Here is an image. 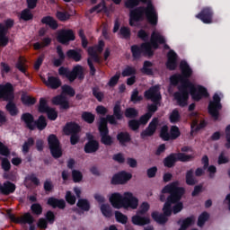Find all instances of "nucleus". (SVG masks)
Wrapping results in <instances>:
<instances>
[{"instance_id":"5701e85b","label":"nucleus","mask_w":230,"mask_h":230,"mask_svg":"<svg viewBox=\"0 0 230 230\" xmlns=\"http://www.w3.org/2000/svg\"><path fill=\"white\" fill-rule=\"evenodd\" d=\"M196 17L197 19H200L204 24H211V17H213V13L211 12V9L205 8L200 13L197 14Z\"/></svg>"},{"instance_id":"052dcab7","label":"nucleus","mask_w":230,"mask_h":230,"mask_svg":"<svg viewBox=\"0 0 230 230\" xmlns=\"http://www.w3.org/2000/svg\"><path fill=\"white\" fill-rule=\"evenodd\" d=\"M135 73H136V68L128 66L123 70L122 75L123 76H130L131 75H134Z\"/></svg>"},{"instance_id":"6ab92c4d","label":"nucleus","mask_w":230,"mask_h":230,"mask_svg":"<svg viewBox=\"0 0 230 230\" xmlns=\"http://www.w3.org/2000/svg\"><path fill=\"white\" fill-rule=\"evenodd\" d=\"M58 40L61 44H67L69 40H75V33L71 30H63L58 33Z\"/></svg>"},{"instance_id":"4468645a","label":"nucleus","mask_w":230,"mask_h":230,"mask_svg":"<svg viewBox=\"0 0 230 230\" xmlns=\"http://www.w3.org/2000/svg\"><path fill=\"white\" fill-rule=\"evenodd\" d=\"M48 141L53 157L58 159V157L62 155V148H60V142H58V138H57L55 135H50Z\"/></svg>"},{"instance_id":"20e7f679","label":"nucleus","mask_w":230,"mask_h":230,"mask_svg":"<svg viewBox=\"0 0 230 230\" xmlns=\"http://www.w3.org/2000/svg\"><path fill=\"white\" fill-rule=\"evenodd\" d=\"M164 42H166L164 37L161 35L160 32L155 31L151 35L150 43H144L141 45V47H131L133 57L134 58H139L142 53H144V55H147L148 57H152V55H154V49H157V48H159V44H164Z\"/></svg>"},{"instance_id":"b1692460","label":"nucleus","mask_w":230,"mask_h":230,"mask_svg":"<svg viewBox=\"0 0 230 230\" xmlns=\"http://www.w3.org/2000/svg\"><path fill=\"white\" fill-rule=\"evenodd\" d=\"M89 142L84 146V151L86 154H93V152H96L99 148V144L97 141L93 140V135L87 134L86 135Z\"/></svg>"},{"instance_id":"79ce46f5","label":"nucleus","mask_w":230,"mask_h":230,"mask_svg":"<svg viewBox=\"0 0 230 230\" xmlns=\"http://www.w3.org/2000/svg\"><path fill=\"white\" fill-rule=\"evenodd\" d=\"M139 112L137 111V110L134 108H128L125 111L126 118H136V116H137Z\"/></svg>"},{"instance_id":"ddd939ff","label":"nucleus","mask_w":230,"mask_h":230,"mask_svg":"<svg viewBox=\"0 0 230 230\" xmlns=\"http://www.w3.org/2000/svg\"><path fill=\"white\" fill-rule=\"evenodd\" d=\"M181 136V131H179V128L177 126H172L171 128L170 133H168V127L164 126L160 132V137L164 141H170V139H177Z\"/></svg>"},{"instance_id":"9b49d317","label":"nucleus","mask_w":230,"mask_h":230,"mask_svg":"<svg viewBox=\"0 0 230 230\" xmlns=\"http://www.w3.org/2000/svg\"><path fill=\"white\" fill-rule=\"evenodd\" d=\"M99 131L101 134V141L103 145L111 146L114 141L112 137L109 136V128H107V120L105 119H101L99 122Z\"/></svg>"},{"instance_id":"72a5a7b5","label":"nucleus","mask_w":230,"mask_h":230,"mask_svg":"<svg viewBox=\"0 0 230 230\" xmlns=\"http://www.w3.org/2000/svg\"><path fill=\"white\" fill-rule=\"evenodd\" d=\"M77 208L82 209V211H89V209H91V205L87 199H81L77 201Z\"/></svg>"},{"instance_id":"e433bc0d","label":"nucleus","mask_w":230,"mask_h":230,"mask_svg":"<svg viewBox=\"0 0 230 230\" xmlns=\"http://www.w3.org/2000/svg\"><path fill=\"white\" fill-rule=\"evenodd\" d=\"M49 44H51V40L49 38H44L41 43L37 42L33 46L34 49H41V48H46V46H49Z\"/></svg>"},{"instance_id":"ea45409f","label":"nucleus","mask_w":230,"mask_h":230,"mask_svg":"<svg viewBox=\"0 0 230 230\" xmlns=\"http://www.w3.org/2000/svg\"><path fill=\"white\" fill-rule=\"evenodd\" d=\"M22 102L24 103V105H33L35 104V98L29 96V95H22Z\"/></svg>"},{"instance_id":"de8ad7c7","label":"nucleus","mask_w":230,"mask_h":230,"mask_svg":"<svg viewBox=\"0 0 230 230\" xmlns=\"http://www.w3.org/2000/svg\"><path fill=\"white\" fill-rule=\"evenodd\" d=\"M33 138H29L22 146V152L23 154H28L30 147L33 146Z\"/></svg>"},{"instance_id":"2f4dec72","label":"nucleus","mask_w":230,"mask_h":230,"mask_svg":"<svg viewBox=\"0 0 230 230\" xmlns=\"http://www.w3.org/2000/svg\"><path fill=\"white\" fill-rule=\"evenodd\" d=\"M100 209L101 213H102L103 217L106 218H111V217H112V208L110 204H102Z\"/></svg>"},{"instance_id":"8fccbe9b","label":"nucleus","mask_w":230,"mask_h":230,"mask_svg":"<svg viewBox=\"0 0 230 230\" xmlns=\"http://www.w3.org/2000/svg\"><path fill=\"white\" fill-rule=\"evenodd\" d=\"M113 112L117 119H121V118H123V113L121 112V107L119 104H116L114 106Z\"/></svg>"},{"instance_id":"2eb2a0df","label":"nucleus","mask_w":230,"mask_h":230,"mask_svg":"<svg viewBox=\"0 0 230 230\" xmlns=\"http://www.w3.org/2000/svg\"><path fill=\"white\" fill-rule=\"evenodd\" d=\"M222 109V104H220V96L216 93L213 96V101L209 102L208 112L214 118V119H218V111Z\"/></svg>"},{"instance_id":"a878e982","label":"nucleus","mask_w":230,"mask_h":230,"mask_svg":"<svg viewBox=\"0 0 230 230\" xmlns=\"http://www.w3.org/2000/svg\"><path fill=\"white\" fill-rule=\"evenodd\" d=\"M158 123H159V120H157V119H153L148 128L141 133V137H146V136H153L154 132H155L157 128Z\"/></svg>"},{"instance_id":"a18cd8bd","label":"nucleus","mask_w":230,"mask_h":230,"mask_svg":"<svg viewBox=\"0 0 230 230\" xmlns=\"http://www.w3.org/2000/svg\"><path fill=\"white\" fill-rule=\"evenodd\" d=\"M21 19H23V21H30L31 19H33V14H31L30 10L25 9L21 13Z\"/></svg>"},{"instance_id":"603ef678","label":"nucleus","mask_w":230,"mask_h":230,"mask_svg":"<svg viewBox=\"0 0 230 230\" xmlns=\"http://www.w3.org/2000/svg\"><path fill=\"white\" fill-rule=\"evenodd\" d=\"M82 118L87 123H93V121H94V115H93V113L84 112Z\"/></svg>"},{"instance_id":"473e14b6","label":"nucleus","mask_w":230,"mask_h":230,"mask_svg":"<svg viewBox=\"0 0 230 230\" xmlns=\"http://www.w3.org/2000/svg\"><path fill=\"white\" fill-rule=\"evenodd\" d=\"M58 55L59 57L58 59L54 60V66L58 67V66L62 65V62H64V58H66V56L64 55V52L62 51V47L58 46L57 48Z\"/></svg>"},{"instance_id":"0eeeda50","label":"nucleus","mask_w":230,"mask_h":230,"mask_svg":"<svg viewBox=\"0 0 230 230\" xmlns=\"http://www.w3.org/2000/svg\"><path fill=\"white\" fill-rule=\"evenodd\" d=\"M148 209H150V204L146 201L143 202L137 210V215L132 217V223L135 226H146L150 224L149 217H141L139 215H145Z\"/></svg>"},{"instance_id":"f8f14e48","label":"nucleus","mask_w":230,"mask_h":230,"mask_svg":"<svg viewBox=\"0 0 230 230\" xmlns=\"http://www.w3.org/2000/svg\"><path fill=\"white\" fill-rule=\"evenodd\" d=\"M191 159H193V155H186L183 153L173 154L165 158L164 166H167V168H172L173 164H175L176 161L186 162Z\"/></svg>"},{"instance_id":"f03ea898","label":"nucleus","mask_w":230,"mask_h":230,"mask_svg":"<svg viewBox=\"0 0 230 230\" xmlns=\"http://www.w3.org/2000/svg\"><path fill=\"white\" fill-rule=\"evenodd\" d=\"M163 193H170V197L167 198L163 211V214L157 212L152 213V218L155 220L158 224H165L168 222V217L172 215V211L174 215L181 213L182 211V202H181V198L184 195V188L179 187V181H174L167 186H165L163 190Z\"/></svg>"},{"instance_id":"4be33fe9","label":"nucleus","mask_w":230,"mask_h":230,"mask_svg":"<svg viewBox=\"0 0 230 230\" xmlns=\"http://www.w3.org/2000/svg\"><path fill=\"white\" fill-rule=\"evenodd\" d=\"M41 80L43 84H45V85L50 89H58V87L62 85V83L58 77L49 75L48 79L41 77Z\"/></svg>"},{"instance_id":"423d86ee","label":"nucleus","mask_w":230,"mask_h":230,"mask_svg":"<svg viewBox=\"0 0 230 230\" xmlns=\"http://www.w3.org/2000/svg\"><path fill=\"white\" fill-rule=\"evenodd\" d=\"M103 46H105V44L103 43V41L100 40L98 46L88 49V66L90 67L91 75H94V73H96V69L93 65V61L100 62V53L103 51Z\"/></svg>"},{"instance_id":"a19ab883","label":"nucleus","mask_w":230,"mask_h":230,"mask_svg":"<svg viewBox=\"0 0 230 230\" xmlns=\"http://www.w3.org/2000/svg\"><path fill=\"white\" fill-rule=\"evenodd\" d=\"M208 218H209V214H208L207 212H203L198 219L199 227H202V226H204Z\"/></svg>"},{"instance_id":"680f3d73","label":"nucleus","mask_w":230,"mask_h":230,"mask_svg":"<svg viewBox=\"0 0 230 230\" xmlns=\"http://www.w3.org/2000/svg\"><path fill=\"white\" fill-rule=\"evenodd\" d=\"M119 80V74H116L114 76H112L110 79L108 85H110V87H114V85H116V84H118Z\"/></svg>"},{"instance_id":"37998d69","label":"nucleus","mask_w":230,"mask_h":230,"mask_svg":"<svg viewBox=\"0 0 230 230\" xmlns=\"http://www.w3.org/2000/svg\"><path fill=\"white\" fill-rule=\"evenodd\" d=\"M50 108L48 107V102H46L45 99H40V106H39V111L40 112H46L49 110Z\"/></svg>"},{"instance_id":"393cba45","label":"nucleus","mask_w":230,"mask_h":230,"mask_svg":"<svg viewBox=\"0 0 230 230\" xmlns=\"http://www.w3.org/2000/svg\"><path fill=\"white\" fill-rule=\"evenodd\" d=\"M166 66L171 71H173V69H175V67H177V53H175L173 50H171L167 54Z\"/></svg>"},{"instance_id":"6e6d98bb","label":"nucleus","mask_w":230,"mask_h":230,"mask_svg":"<svg viewBox=\"0 0 230 230\" xmlns=\"http://www.w3.org/2000/svg\"><path fill=\"white\" fill-rule=\"evenodd\" d=\"M150 118H152V113L147 112L140 118L138 122L140 123V125H146V123H148V119H150Z\"/></svg>"},{"instance_id":"a211bd4d","label":"nucleus","mask_w":230,"mask_h":230,"mask_svg":"<svg viewBox=\"0 0 230 230\" xmlns=\"http://www.w3.org/2000/svg\"><path fill=\"white\" fill-rule=\"evenodd\" d=\"M7 217L11 222H14V224H33V217L30 213H25L23 216L17 217L8 210Z\"/></svg>"},{"instance_id":"f3484780","label":"nucleus","mask_w":230,"mask_h":230,"mask_svg":"<svg viewBox=\"0 0 230 230\" xmlns=\"http://www.w3.org/2000/svg\"><path fill=\"white\" fill-rule=\"evenodd\" d=\"M0 100H4V102L13 100V86L12 84H0Z\"/></svg>"},{"instance_id":"13d9d810","label":"nucleus","mask_w":230,"mask_h":230,"mask_svg":"<svg viewBox=\"0 0 230 230\" xmlns=\"http://www.w3.org/2000/svg\"><path fill=\"white\" fill-rule=\"evenodd\" d=\"M66 202H68V204H71L73 206V204L76 202V198L73 196V194H71V191H66Z\"/></svg>"},{"instance_id":"58836bf2","label":"nucleus","mask_w":230,"mask_h":230,"mask_svg":"<svg viewBox=\"0 0 230 230\" xmlns=\"http://www.w3.org/2000/svg\"><path fill=\"white\" fill-rule=\"evenodd\" d=\"M179 119H181V114L179 113V111L173 110L170 114L171 123H177Z\"/></svg>"},{"instance_id":"09e8293b","label":"nucleus","mask_w":230,"mask_h":230,"mask_svg":"<svg viewBox=\"0 0 230 230\" xmlns=\"http://www.w3.org/2000/svg\"><path fill=\"white\" fill-rule=\"evenodd\" d=\"M47 115H48L49 119H51L52 121H55V119H57V118H58V113L53 108H50L47 111Z\"/></svg>"},{"instance_id":"9d476101","label":"nucleus","mask_w":230,"mask_h":230,"mask_svg":"<svg viewBox=\"0 0 230 230\" xmlns=\"http://www.w3.org/2000/svg\"><path fill=\"white\" fill-rule=\"evenodd\" d=\"M22 119L26 123L28 128L31 130H33L35 128V125H37V128L39 130H44L46 128L48 123L46 122V118L40 116L38 119V121L35 123L33 122V116L30 113H25L22 115Z\"/></svg>"},{"instance_id":"49530a36","label":"nucleus","mask_w":230,"mask_h":230,"mask_svg":"<svg viewBox=\"0 0 230 230\" xmlns=\"http://www.w3.org/2000/svg\"><path fill=\"white\" fill-rule=\"evenodd\" d=\"M24 62H26V59L20 58L18 63L16 64L17 69H19V71L22 73H26V66L24 65Z\"/></svg>"},{"instance_id":"69168bd1","label":"nucleus","mask_w":230,"mask_h":230,"mask_svg":"<svg viewBox=\"0 0 230 230\" xmlns=\"http://www.w3.org/2000/svg\"><path fill=\"white\" fill-rule=\"evenodd\" d=\"M128 125L132 128V130H137V128H139V125L141 124L139 120L133 119L128 122Z\"/></svg>"},{"instance_id":"338daca9","label":"nucleus","mask_w":230,"mask_h":230,"mask_svg":"<svg viewBox=\"0 0 230 230\" xmlns=\"http://www.w3.org/2000/svg\"><path fill=\"white\" fill-rule=\"evenodd\" d=\"M105 10V3H101L97 6L93 7L91 12H96L97 13L100 12H103Z\"/></svg>"},{"instance_id":"e2e57ef3","label":"nucleus","mask_w":230,"mask_h":230,"mask_svg":"<svg viewBox=\"0 0 230 230\" xmlns=\"http://www.w3.org/2000/svg\"><path fill=\"white\" fill-rule=\"evenodd\" d=\"M57 17H58V19H59V21H67V19H69L70 15L67 13L58 12Z\"/></svg>"},{"instance_id":"864d4df0","label":"nucleus","mask_w":230,"mask_h":230,"mask_svg":"<svg viewBox=\"0 0 230 230\" xmlns=\"http://www.w3.org/2000/svg\"><path fill=\"white\" fill-rule=\"evenodd\" d=\"M139 92H137V90H134L132 94H131V102H133V103H137V102H141V100H143L142 96H139Z\"/></svg>"},{"instance_id":"c9c22d12","label":"nucleus","mask_w":230,"mask_h":230,"mask_svg":"<svg viewBox=\"0 0 230 230\" xmlns=\"http://www.w3.org/2000/svg\"><path fill=\"white\" fill-rule=\"evenodd\" d=\"M190 127H191V134H193V132H197V130H200V128H204V127H206V122L200 121V123L199 124V120L194 119Z\"/></svg>"},{"instance_id":"c756f323","label":"nucleus","mask_w":230,"mask_h":230,"mask_svg":"<svg viewBox=\"0 0 230 230\" xmlns=\"http://www.w3.org/2000/svg\"><path fill=\"white\" fill-rule=\"evenodd\" d=\"M41 22L43 24H47V26H49V28H51L52 30H57V28H58V23H57L55 18L51 16L43 17Z\"/></svg>"},{"instance_id":"c03bdc74","label":"nucleus","mask_w":230,"mask_h":230,"mask_svg":"<svg viewBox=\"0 0 230 230\" xmlns=\"http://www.w3.org/2000/svg\"><path fill=\"white\" fill-rule=\"evenodd\" d=\"M186 182L189 186H193V184H195V182H197L195 181V179L193 178V171L190 170V171L187 172Z\"/></svg>"},{"instance_id":"dca6fc26","label":"nucleus","mask_w":230,"mask_h":230,"mask_svg":"<svg viewBox=\"0 0 230 230\" xmlns=\"http://www.w3.org/2000/svg\"><path fill=\"white\" fill-rule=\"evenodd\" d=\"M12 26H13V21L12 20H7L4 23L0 24V46L4 47L8 45L9 39L6 33Z\"/></svg>"},{"instance_id":"4c0bfd02","label":"nucleus","mask_w":230,"mask_h":230,"mask_svg":"<svg viewBox=\"0 0 230 230\" xmlns=\"http://www.w3.org/2000/svg\"><path fill=\"white\" fill-rule=\"evenodd\" d=\"M115 218L119 224H127L128 217L119 211L115 212Z\"/></svg>"},{"instance_id":"aec40b11","label":"nucleus","mask_w":230,"mask_h":230,"mask_svg":"<svg viewBox=\"0 0 230 230\" xmlns=\"http://www.w3.org/2000/svg\"><path fill=\"white\" fill-rule=\"evenodd\" d=\"M145 97L147 100H151L154 103H157L161 100V93L159 92V85H155L150 88L148 91H146Z\"/></svg>"},{"instance_id":"1a4fd4ad","label":"nucleus","mask_w":230,"mask_h":230,"mask_svg":"<svg viewBox=\"0 0 230 230\" xmlns=\"http://www.w3.org/2000/svg\"><path fill=\"white\" fill-rule=\"evenodd\" d=\"M58 73L61 76H66L70 82H75L77 77L84 78V67L80 65L75 66L72 71L60 67Z\"/></svg>"},{"instance_id":"4d7b16f0","label":"nucleus","mask_w":230,"mask_h":230,"mask_svg":"<svg viewBox=\"0 0 230 230\" xmlns=\"http://www.w3.org/2000/svg\"><path fill=\"white\" fill-rule=\"evenodd\" d=\"M72 177L75 182H80L82 181V172H80V171L74 170L72 172Z\"/></svg>"},{"instance_id":"f257e3e1","label":"nucleus","mask_w":230,"mask_h":230,"mask_svg":"<svg viewBox=\"0 0 230 230\" xmlns=\"http://www.w3.org/2000/svg\"><path fill=\"white\" fill-rule=\"evenodd\" d=\"M180 69L181 70L183 76L181 75H174L171 77V84L172 85L180 84L179 92L174 93V98L180 107H186V105H188V98L190 96L188 93H190V95L195 102H199V100H201L204 96H208L206 88L200 85H195L188 80L189 76H191L192 71L186 61L181 62Z\"/></svg>"},{"instance_id":"774afa93","label":"nucleus","mask_w":230,"mask_h":230,"mask_svg":"<svg viewBox=\"0 0 230 230\" xmlns=\"http://www.w3.org/2000/svg\"><path fill=\"white\" fill-rule=\"evenodd\" d=\"M226 140H227L226 146V148H230V126L226 128Z\"/></svg>"},{"instance_id":"412c9836","label":"nucleus","mask_w":230,"mask_h":230,"mask_svg":"<svg viewBox=\"0 0 230 230\" xmlns=\"http://www.w3.org/2000/svg\"><path fill=\"white\" fill-rule=\"evenodd\" d=\"M132 179V174L129 172H121L115 174L111 180L112 184H125V182Z\"/></svg>"},{"instance_id":"c85d7f7f","label":"nucleus","mask_w":230,"mask_h":230,"mask_svg":"<svg viewBox=\"0 0 230 230\" xmlns=\"http://www.w3.org/2000/svg\"><path fill=\"white\" fill-rule=\"evenodd\" d=\"M48 204L52 208H58L59 209H64V208H66V201L64 199L50 198L48 200Z\"/></svg>"},{"instance_id":"f704fd0d","label":"nucleus","mask_w":230,"mask_h":230,"mask_svg":"<svg viewBox=\"0 0 230 230\" xmlns=\"http://www.w3.org/2000/svg\"><path fill=\"white\" fill-rule=\"evenodd\" d=\"M117 139L119 141L120 145H125V143L130 141V135L127 132H120L118 134Z\"/></svg>"},{"instance_id":"7c9ffc66","label":"nucleus","mask_w":230,"mask_h":230,"mask_svg":"<svg viewBox=\"0 0 230 230\" xmlns=\"http://www.w3.org/2000/svg\"><path fill=\"white\" fill-rule=\"evenodd\" d=\"M68 58H73L75 62H80L82 59V50L70 49L66 53Z\"/></svg>"},{"instance_id":"3c124183","label":"nucleus","mask_w":230,"mask_h":230,"mask_svg":"<svg viewBox=\"0 0 230 230\" xmlns=\"http://www.w3.org/2000/svg\"><path fill=\"white\" fill-rule=\"evenodd\" d=\"M150 67H152V63L146 61L142 68V73H145L146 75H152V69H150Z\"/></svg>"},{"instance_id":"bf43d9fd","label":"nucleus","mask_w":230,"mask_h":230,"mask_svg":"<svg viewBox=\"0 0 230 230\" xmlns=\"http://www.w3.org/2000/svg\"><path fill=\"white\" fill-rule=\"evenodd\" d=\"M6 110L8 111V112H10L12 116H15V114H17V108H15V104L12 102H9L6 105Z\"/></svg>"},{"instance_id":"7ed1b4c3","label":"nucleus","mask_w":230,"mask_h":230,"mask_svg":"<svg viewBox=\"0 0 230 230\" xmlns=\"http://www.w3.org/2000/svg\"><path fill=\"white\" fill-rule=\"evenodd\" d=\"M142 3H147L146 8H137L132 10L129 14V24L131 26H137L139 21H143V18L146 17L148 22L155 26L157 24V13L152 5L150 0H140ZM139 4V0H128L126 2L127 8H134V6H137Z\"/></svg>"},{"instance_id":"39448f33","label":"nucleus","mask_w":230,"mask_h":230,"mask_svg":"<svg viewBox=\"0 0 230 230\" xmlns=\"http://www.w3.org/2000/svg\"><path fill=\"white\" fill-rule=\"evenodd\" d=\"M110 202L115 209H137L139 200L137 198L134 197L132 192H124L123 194L119 192L112 193L110 196Z\"/></svg>"},{"instance_id":"0e129e2a","label":"nucleus","mask_w":230,"mask_h":230,"mask_svg":"<svg viewBox=\"0 0 230 230\" xmlns=\"http://www.w3.org/2000/svg\"><path fill=\"white\" fill-rule=\"evenodd\" d=\"M0 154L1 155H9L10 150H8V147L4 146L2 142H0Z\"/></svg>"},{"instance_id":"5fc2aeb1","label":"nucleus","mask_w":230,"mask_h":230,"mask_svg":"<svg viewBox=\"0 0 230 230\" xmlns=\"http://www.w3.org/2000/svg\"><path fill=\"white\" fill-rule=\"evenodd\" d=\"M32 213L35 215H41L42 213V207L39 203H35L31 207Z\"/></svg>"},{"instance_id":"6e6552de","label":"nucleus","mask_w":230,"mask_h":230,"mask_svg":"<svg viewBox=\"0 0 230 230\" xmlns=\"http://www.w3.org/2000/svg\"><path fill=\"white\" fill-rule=\"evenodd\" d=\"M64 94H68V96H74L75 90L69 85L62 86V94L54 97L52 99V103H54V105H60L62 109H69V102H67V98H66Z\"/></svg>"},{"instance_id":"cd10ccee","label":"nucleus","mask_w":230,"mask_h":230,"mask_svg":"<svg viewBox=\"0 0 230 230\" xmlns=\"http://www.w3.org/2000/svg\"><path fill=\"white\" fill-rule=\"evenodd\" d=\"M77 132H80V126L76 123H68L64 128V133L66 134V136H69V134H76Z\"/></svg>"},{"instance_id":"bb28decb","label":"nucleus","mask_w":230,"mask_h":230,"mask_svg":"<svg viewBox=\"0 0 230 230\" xmlns=\"http://www.w3.org/2000/svg\"><path fill=\"white\" fill-rule=\"evenodd\" d=\"M0 191L4 195H10L15 191V185L10 181H6L4 184H0Z\"/></svg>"}]
</instances>
